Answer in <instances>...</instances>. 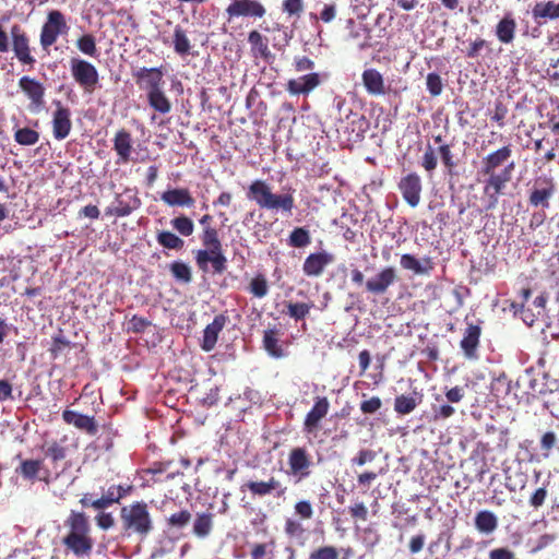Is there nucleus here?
Instances as JSON below:
<instances>
[{
  "instance_id": "obj_20",
  "label": "nucleus",
  "mask_w": 559,
  "mask_h": 559,
  "mask_svg": "<svg viewBox=\"0 0 559 559\" xmlns=\"http://www.w3.org/2000/svg\"><path fill=\"white\" fill-rule=\"evenodd\" d=\"M334 261V255L328 251L310 253L304 261L302 272L309 277L322 275L324 269Z\"/></svg>"
},
{
  "instance_id": "obj_35",
  "label": "nucleus",
  "mask_w": 559,
  "mask_h": 559,
  "mask_svg": "<svg viewBox=\"0 0 559 559\" xmlns=\"http://www.w3.org/2000/svg\"><path fill=\"white\" fill-rule=\"evenodd\" d=\"M535 21L559 20V3L554 1L536 2L532 9Z\"/></svg>"
},
{
  "instance_id": "obj_18",
  "label": "nucleus",
  "mask_w": 559,
  "mask_h": 559,
  "mask_svg": "<svg viewBox=\"0 0 559 559\" xmlns=\"http://www.w3.org/2000/svg\"><path fill=\"white\" fill-rule=\"evenodd\" d=\"M330 402L326 396H317L311 409L307 413L302 430L305 433L312 435L319 429L321 420L328 415Z\"/></svg>"
},
{
  "instance_id": "obj_47",
  "label": "nucleus",
  "mask_w": 559,
  "mask_h": 559,
  "mask_svg": "<svg viewBox=\"0 0 559 559\" xmlns=\"http://www.w3.org/2000/svg\"><path fill=\"white\" fill-rule=\"evenodd\" d=\"M420 166L429 174L433 173L438 167V152L431 145L427 144L421 156Z\"/></svg>"
},
{
  "instance_id": "obj_52",
  "label": "nucleus",
  "mask_w": 559,
  "mask_h": 559,
  "mask_svg": "<svg viewBox=\"0 0 559 559\" xmlns=\"http://www.w3.org/2000/svg\"><path fill=\"white\" fill-rule=\"evenodd\" d=\"M173 276L180 282L189 283L192 280L191 270L188 264L175 261L169 266Z\"/></svg>"
},
{
  "instance_id": "obj_38",
  "label": "nucleus",
  "mask_w": 559,
  "mask_h": 559,
  "mask_svg": "<svg viewBox=\"0 0 559 559\" xmlns=\"http://www.w3.org/2000/svg\"><path fill=\"white\" fill-rule=\"evenodd\" d=\"M173 44L175 52L179 56H187L190 53V39L187 36V32L180 25L175 26Z\"/></svg>"
},
{
  "instance_id": "obj_61",
  "label": "nucleus",
  "mask_w": 559,
  "mask_h": 559,
  "mask_svg": "<svg viewBox=\"0 0 559 559\" xmlns=\"http://www.w3.org/2000/svg\"><path fill=\"white\" fill-rule=\"evenodd\" d=\"M283 12L289 16H299L304 11V0H284L282 3Z\"/></svg>"
},
{
  "instance_id": "obj_25",
  "label": "nucleus",
  "mask_w": 559,
  "mask_h": 559,
  "mask_svg": "<svg viewBox=\"0 0 559 559\" xmlns=\"http://www.w3.org/2000/svg\"><path fill=\"white\" fill-rule=\"evenodd\" d=\"M62 419L66 424L73 425L75 428L86 432L90 436H95L98 431L97 424L93 416L80 414L71 409H64L62 412Z\"/></svg>"
},
{
  "instance_id": "obj_27",
  "label": "nucleus",
  "mask_w": 559,
  "mask_h": 559,
  "mask_svg": "<svg viewBox=\"0 0 559 559\" xmlns=\"http://www.w3.org/2000/svg\"><path fill=\"white\" fill-rule=\"evenodd\" d=\"M361 81L366 92L371 96H383L388 93L383 75L374 68L364 70Z\"/></svg>"
},
{
  "instance_id": "obj_44",
  "label": "nucleus",
  "mask_w": 559,
  "mask_h": 559,
  "mask_svg": "<svg viewBox=\"0 0 559 559\" xmlns=\"http://www.w3.org/2000/svg\"><path fill=\"white\" fill-rule=\"evenodd\" d=\"M14 140L20 145L31 146L39 141V133L27 127L20 128L14 132Z\"/></svg>"
},
{
  "instance_id": "obj_42",
  "label": "nucleus",
  "mask_w": 559,
  "mask_h": 559,
  "mask_svg": "<svg viewBox=\"0 0 559 559\" xmlns=\"http://www.w3.org/2000/svg\"><path fill=\"white\" fill-rule=\"evenodd\" d=\"M76 48L84 55L90 57H97L98 49L96 46V38L93 34H84L80 36L75 41Z\"/></svg>"
},
{
  "instance_id": "obj_51",
  "label": "nucleus",
  "mask_w": 559,
  "mask_h": 559,
  "mask_svg": "<svg viewBox=\"0 0 559 559\" xmlns=\"http://www.w3.org/2000/svg\"><path fill=\"white\" fill-rule=\"evenodd\" d=\"M350 126L352 132L355 133V140H359L362 139L368 131L369 121L361 114H353Z\"/></svg>"
},
{
  "instance_id": "obj_31",
  "label": "nucleus",
  "mask_w": 559,
  "mask_h": 559,
  "mask_svg": "<svg viewBox=\"0 0 559 559\" xmlns=\"http://www.w3.org/2000/svg\"><path fill=\"white\" fill-rule=\"evenodd\" d=\"M506 474V488L510 492L522 491L526 488L528 483V475L523 469L522 465L519 464L516 469L510 467L504 469Z\"/></svg>"
},
{
  "instance_id": "obj_21",
  "label": "nucleus",
  "mask_w": 559,
  "mask_h": 559,
  "mask_svg": "<svg viewBox=\"0 0 559 559\" xmlns=\"http://www.w3.org/2000/svg\"><path fill=\"white\" fill-rule=\"evenodd\" d=\"M228 321L227 316L224 313L214 317L212 323L207 324L203 330V336L200 343L201 348L204 352H211L215 348L218 335L225 328Z\"/></svg>"
},
{
  "instance_id": "obj_41",
  "label": "nucleus",
  "mask_w": 559,
  "mask_h": 559,
  "mask_svg": "<svg viewBox=\"0 0 559 559\" xmlns=\"http://www.w3.org/2000/svg\"><path fill=\"white\" fill-rule=\"evenodd\" d=\"M310 243L311 236L307 227H295L288 236V245L293 248H305Z\"/></svg>"
},
{
  "instance_id": "obj_15",
  "label": "nucleus",
  "mask_w": 559,
  "mask_h": 559,
  "mask_svg": "<svg viewBox=\"0 0 559 559\" xmlns=\"http://www.w3.org/2000/svg\"><path fill=\"white\" fill-rule=\"evenodd\" d=\"M397 281L396 270L393 266L382 267L376 275L365 283L367 293L381 296L388 293L389 288Z\"/></svg>"
},
{
  "instance_id": "obj_62",
  "label": "nucleus",
  "mask_w": 559,
  "mask_h": 559,
  "mask_svg": "<svg viewBox=\"0 0 559 559\" xmlns=\"http://www.w3.org/2000/svg\"><path fill=\"white\" fill-rule=\"evenodd\" d=\"M508 115V107L500 100L496 102L491 120L497 122L500 128L506 126V117Z\"/></svg>"
},
{
  "instance_id": "obj_11",
  "label": "nucleus",
  "mask_w": 559,
  "mask_h": 559,
  "mask_svg": "<svg viewBox=\"0 0 559 559\" xmlns=\"http://www.w3.org/2000/svg\"><path fill=\"white\" fill-rule=\"evenodd\" d=\"M241 490H248L253 498L272 496L281 499L285 498L288 489L281 480L271 476L267 480H248L241 486Z\"/></svg>"
},
{
  "instance_id": "obj_63",
  "label": "nucleus",
  "mask_w": 559,
  "mask_h": 559,
  "mask_svg": "<svg viewBox=\"0 0 559 559\" xmlns=\"http://www.w3.org/2000/svg\"><path fill=\"white\" fill-rule=\"evenodd\" d=\"M295 512L302 520H310L313 516V508L310 501L300 500L295 503Z\"/></svg>"
},
{
  "instance_id": "obj_50",
  "label": "nucleus",
  "mask_w": 559,
  "mask_h": 559,
  "mask_svg": "<svg viewBox=\"0 0 559 559\" xmlns=\"http://www.w3.org/2000/svg\"><path fill=\"white\" fill-rule=\"evenodd\" d=\"M174 229H176L181 236L189 237L194 231V224L192 219L186 215H180L171 219L170 222Z\"/></svg>"
},
{
  "instance_id": "obj_48",
  "label": "nucleus",
  "mask_w": 559,
  "mask_h": 559,
  "mask_svg": "<svg viewBox=\"0 0 559 559\" xmlns=\"http://www.w3.org/2000/svg\"><path fill=\"white\" fill-rule=\"evenodd\" d=\"M43 465L41 460H24L16 469L25 479H34L37 477Z\"/></svg>"
},
{
  "instance_id": "obj_30",
  "label": "nucleus",
  "mask_w": 559,
  "mask_h": 559,
  "mask_svg": "<svg viewBox=\"0 0 559 559\" xmlns=\"http://www.w3.org/2000/svg\"><path fill=\"white\" fill-rule=\"evenodd\" d=\"M516 26L512 13H506L496 25L495 34L498 40L506 45L511 44L515 38Z\"/></svg>"
},
{
  "instance_id": "obj_64",
  "label": "nucleus",
  "mask_w": 559,
  "mask_h": 559,
  "mask_svg": "<svg viewBox=\"0 0 559 559\" xmlns=\"http://www.w3.org/2000/svg\"><path fill=\"white\" fill-rule=\"evenodd\" d=\"M488 559H518L513 550L508 547L493 548L488 554Z\"/></svg>"
},
{
  "instance_id": "obj_16",
  "label": "nucleus",
  "mask_w": 559,
  "mask_h": 559,
  "mask_svg": "<svg viewBox=\"0 0 559 559\" xmlns=\"http://www.w3.org/2000/svg\"><path fill=\"white\" fill-rule=\"evenodd\" d=\"M135 83L146 95L152 91L163 88L165 85L163 68H140L132 73Z\"/></svg>"
},
{
  "instance_id": "obj_54",
  "label": "nucleus",
  "mask_w": 559,
  "mask_h": 559,
  "mask_svg": "<svg viewBox=\"0 0 559 559\" xmlns=\"http://www.w3.org/2000/svg\"><path fill=\"white\" fill-rule=\"evenodd\" d=\"M309 559H340V551L334 546L325 545L313 549Z\"/></svg>"
},
{
  "instance_id": "obj_36",
  "label": "nucleus",
  "mask_w": 559,
  "mask_h": 559,
  "mask_svg": "<svg viewBox=\"0 0 559 559\" xmlns=\"http://www.w3.org/2000/svg\"><path fill=\"white\" fill-rule=\"evenodd\" d=\"M72 347L73 344L71 343V341L64 335V332L61 329H59L51 336V343L48 348V352L52 359H57L61 355L67 354Z\"/></svg>"
},
{
  "instance_id": "obj_55",
  "label": "nucleus",
  "mask_w": 559,
  "mask_h": 559,
  "mask_svg": "<svg viewBox=\"0 0 559 559\" xmlns=\"http://www.w3.org/2000/svg\"><path fill=\"white\" fill-rule=\"evenodd\" d=\"M311 308H312V305H309V304L289 302L287 305V314L290 318L295 319L296 321L304 320L309 314Z\"/></svg>"
},
{
  "instance_id": "obj_5",
  "label": "nucleus",
  "mask_w": 559,
  "mask_h": 559,
  "mask_svg": "<svg viewBox=\"0 0 559 559\" xmlns=\"http://www.w3.org/2000/svg\"><path fill=\"white\" fill-rule=\"evenodd\" d=\"M70 26L67 16L60 10H49L40 27L39 44L44 50L55 45L60 36L69 34Z\"/></svg>"
},
{
  "instance_id": "obj_10",
  "label": "nucleus",
  "mask_w": 559,
  "mask_h": 559,
  "mask_svg": "<svg viewBox=\"0 0 559 559\" xmlns=\"http://www.w3.org/2000/svg\"><path fill=\"white\" fill-rule=\"evenodd\" d=\"M142 201L136 190L126 188L122 193H117L112 205L106 207V216L126 217L140 209Z\"/></svg>"
},
{
  "instance_id": "obj_8",
  "label": "nucleus",
  "mask_w": 559,
  "mask_h": 559,
  "mask_svg": "<svg viewBox=\"0 0 559 559\" xmlns=\"http://www.w3.org/2000/svg\"><path fill=\"white\" fill-rule=\"evenodd\" d=\"M10 36L16 60L22 66L28 67L29 70L34 69L37 61L32 53L31 38L26 31L21 25L13 24L10 29Z\"/></svg>"
},
{
  "instance_id": "obj_3",
  "label": "nucleus",
  "mask_w": 559,
  "mask_h": 559,
  "mask_svg": "<svg viewBox=\"0 0 559 559\" xmlns=\"http://www.w3.org/2000/svg\"><path fill=\"white\" fill-rule=\"evenodd\" d=\"M200 238L205 249L195 252V263L199 270L207 272L211 263L213 273H224L227 267V258L223 251L218 230L212 226H205Z\"/></svg>"
},
{
  "instance_id": "obj_53",
  "label": "nucleus",
  "mask_w": 559,
  "mask_h": 559,
  "mask_svg": "<svg viewBox=\"0 0 559 559\" xmlns=\"http://www.w3.org/2000/svg\"><path fill=\"white\" fill-rule=\"evenodd\" d=\"M548 485L549 481L544 484L543 486L536 488L528 498V506L535 510L542 508L548 497Z\"/></svg>"
},
{
  "instance_id": "obj_59",
  "label": "nucleus",
  "mask_w": 559,
  "mask_h": 559,
  "mask_svg": "<svg viewBox=\"0 0 559 559\" xmlns=\"http://www.w3.org/2000/svg\"><path fill=\"white\" fill-rule=\"evenodd\" d=\"M284 532L289 537H301L305 534V528L300 522L288 518L284 524Z\"/></svg>"
},
{
  "instance_id": "obj_37",
  "label": "nucleus",
  "mask_w": 559,
  "mask_h": 559,
  "mask_svg": "<svg viewBox=\"0 0 559 559\" xmlns=\"http://www.w3.org/2000/svg\"><path fill=\"white\" fill-rule=\"evenodd\" d=\"M147 103L156 112L166 115L171 110V103L167 97L164 87L152 91L146 95Z\"/></svg>"
},
{
  "instance_id": "obj_56",
  "label": "nucleus",
  "mask_w": 559,
  "mask_h": 559,
  "mask_svg": "<svg viewBox=\"0 0 559 559\" xmlns=\"http://www.w3.org/2000/svg\"><path fill=\"white\" fill-rule=\"evenodd\" d=\"M192 515L188 510H181L179 512L173 513L169 518H167V524L169 527L175 528H183L190 522Z\"/></svg>"
},
{
  "instance_id": "obj_14",
  "label": "nucleus",
  "mask_w": 559,
  "mask_h": 559,
  "mask_svg": "<svg viewBox=\"0 0 559 559\" xmlns=\"http://www.w3.org/2000/svg\"><path fill=\"white\" fill-rule=\"evenodd\" d=\"M19 87L29 99V109L32 111H38L43 108L46 88L41 82L35 78L24 75L19 80Z\"/></svg>"
},
{
  "instance_id": "obj_26",
  "label": "nucleus",
  "mask_w": 559,
  "mask_h": 559,
  "mask_svg": "<svg viewBox=\"0 0 559 559\" xmlns=\"http://www.w3.org/2000/svg\"><path fill=\"white\" fill-rule=\"evenodd\" d=\"M272 187L262 179L253 180L247 189L246 195L247 198L254 202L261 210H265L271 195H272Z\"/></svg>"
},
{
  "instance_id": "obj_45",
  "label": "nucleus",
  "mask_w": 559,
  "mask_h": 559,
  "mask_svg": "<svg viewBox=\"0 0 559 559\" xmlns=\"http://www.w3.org/2000/svg\"><path fill=\"white\" fill-rule=\"evenodd\" d=\"M438 155L441 158V162L449 175H452L457 164L454 160V154L451 150V145L449 143H443L437 148Z\"/></svg>"
},
{
  "instance_id": "obj_58",
  "label": "nucleus",
  "mask_w": 559,
  "mask_h": 559,
  "mask_svg": "<svg viewBox=\"0 0 559 559\" xmlns=\"http://www.w3.org/2000/svg\"><path fill=\"white\" fill-rule=\"evenodd\" d=\"M130 487L124 488L121 485H111L104 496L109 500L110 503H117L123 497H126L129 492Z\"/></svg>"
},
{
  "instance_id": "obj_33",
  "label": "nucleus",
  "mask_w": 559,
  "mask_h": 559,
  "mask_svg": "<svg viewBox=\"0 0 559 559\" xmlns=\"http://www.w3.org/2000/svg\"><path fill=\"white\" fill-rule=\"evenodd\" d=\"M498 524L497 515L489 510H481L474 518L475 528L484 535L492 534L498 528Z\"/></svg>"
},
{
  "instance_id": "obj_17",
  "label": "nucleus",
  "mask_w": 559,
  "mask_h": 559,
  "mask_svg": "<svg viewBox=\"0 0 559 559\" xmlns=\"http://www.w3.org/2000/svg\"><path fill=\"white\" fill-rule=\"evenodd\" d=\"M397 187L403 199L411 207H416L419 204L423 185L418 174L409 173L402 177Z\"/></svg>"
},
{
  "instance_id": "obj_23",
  "label": "nucleus",
  "mask_w": 559,
  "mask_h": 559,
  "mask_svg": "<svg viewBox=\"0 0 559 559\" xmlns=\"http://www.w3.org/2000/svg\"><path fill=\"white\" fill-rule=\"evenodd\" d=\"M481 329L477 324L468 323L463 333V338L460 342V347L464 353L465 358L475 360L478 358L477 348L479 346V338Z\"/></svg>"
},
{
  "instance_id": "obj_46",
  "label": "nucleus",
  "mask_w": 559,
  "mask_h": 559,
  "mask_svg": "<svg viewBox=\"0 0 559 559\" xmlns=\"http://www.w3.org/2000/svg\"><path fill=\"white\" fill-rule=\"evenodd\" d=\"M249 292L257 298H263L269 293V283L264 274H257L249 284Z\"/></svg>"
},
{
  "instance_id": "obj_43",
  "label": "nucleus",
  "mask_w": 559,
  "mask_h": 559,
  "mask_svg": "<svg viewBox=\"0 0 559 559\" xmlns=\"http://www.w3.org/2000/svg\"><path fill=\"white\" fill-rule=\"evenodd\" d=\"M418 403L415 396L397 395L394 400V411L400 415H407L416 408Z\"/></svg>"
},
{
  "instance_id": "obj_19",
  "label": "nucleus",
  "mask_w": 559,
  "mask_h": 559,
  "mask_svg": "<svg viewBox=\"0 0 559 559\" xmlns=\"http://www.w3.org/2000/svg\"><path fill=\"white\" fill-rule=\"evenodd\" d=\"M321 84V76L311 72L296 79H290L285 84V90L293 96L308 95Z\"/></svg>"
},
{
  "instance_id": "obj_34",
  "label": "nucleus",
  "mask_w": 559,
  "mask_h": 559,
  "mask_svg": "<svg viewBox=\"0 0 559 559\" xmlns=\"http://www.w3.org/2000/svg\"><path fill=\"white\" fill-rule=\"evenodd\" d=\"M248 41L251 46L253 57L269 60L272 57V52L269 48L267 38L264 37L258 31H251L248 35Z\"/></svg>"
},
{
  "instance_id": "obj_39",
  "label": "nucleus",
  "mask_w": 559,
  "mask_h": 559,
  "mask_svg": "<svg viewBox=\"0 0 559 559\" xmlns=\"http://www.w3.org/2000/svg\"><path fill=\"white\" fill-rule=\"evenodd\" d=\"M213 528V514L212 513H199L193 523V534L200 538H204L210 535Z\"/></svg>"
},
{
  "instance_id": "obj_12",
  "label": "nucleus",
  "mask_w": 559,
  "mask_h": 559,
  "mask_svg": "<svg viewBox=\"0 0 559 559\" xmlns=\"http://www.w3.org/2000/svg\"><path fill=\"white\" fill-rule=\"evenodd\" d=\"M228 21L239 17L262 19L266 9L259 0H230L225 10Z\"/></svg>"
},
{
  "instance_id": "obj_22",
  "label": "nucleus",
  "mask_w": 559,
  "mask_h": 559,
  "mask_svg": "<svg viewBox=\"0 0 559 559\" xmlns=\"http://www.w3.org/2000/svg\"><path fill=\"white\" fill-rule=\"evenodd\" d=\"M112 145L118 156L116 164H128L132 160L133 139L128 130H118L112 139Z\"/></svg>"
},
{
  "instance_id": "obj_60",
  "label": "nucleus",
  "mask_w": 559,
  "mask_h": 559,
  "mask_svg": "<svg viewBox=\"0 0 559 559\" xmlns=\"http://www.w3.org/2000/svg\"><path fill=\"white\" fill-rule=\"evenodd\" d=\"M557 442L558 438L554 431H547L542 436L540 450L544 452L545 457L549 455V452L556 447Z\"/></svg>"
},
{
  "instance_id": "obj_7",
  "label": "nucleus",
  "mask_w": 559,
  "mask_h": 559,
  "mask_svg": "<svg viewBox=\"0 0 559 559\" xmlns=\"http://www.w3.org/2000/svg\"><path fill=\"white\" fill-rule=\"evenodd\" d=\"M288 474L298 481L307 479L311 476L316 463L310 450L302 445L294 447L287 455Z\"/></svg>"
},
{
  "instance_id": "obj_28",
  "label": "nucleus",
  "mask_w": 559,
  "mask_h": 559,
  "mask_svg": "<svg viewBox=\"0 0 559 559\" xmlns=\"http://www.w3.org/2000/svg\"><path fill=\"white\" fill-rule=\"evenodd\" d=\"M160 200L168 206L192 207L194 198L187 188L169 189L162 193Z\"/></svg>"
},
{
  "instance_id": "obj_49",
  "label": "nucleus",
  "mask_w": 559,
  "mask_h": 559,
  "mask_svg": "<svg viewBox=\"0 0 559 559\" xmlns=\"http://www.w3.org/2000/svg\"><path fill=\"white\" fill-rule=\"evenodd\" d=\"M45 455L51 460L52 463H57L67 457V448L58 441H51L43 448Z\"/></svg>"
},
{
  "instance_id": "obj_40",
  "label": "nucleus",
  "mask_w": 559,
  "mask_h": 559,
  "mask_svg": "<svg viewBox=\"0 0 559 559\" xmlns=\"http://www.w3.org/2000/svg\"><path fill=\"white\" fill-rule=\"evenodd\" d=\"M157 242L165 249L181 250L185 241L176 234L169 230H160L156 235Z\"/></svg>"
},
{
  "instance_id": "obj_4",
  "label": "nucleus",
  "mask_w": 559,
  "mask_h": 559,
  "mask_svg": "<svg viewBox=\"0 0 559 559\" xmlns=\"http://www.w3.org/2000/svg\"><path fill=\"white\" fill-rule=\"evenodd\" d=\"M120 519L124 532L129 535L136 534L141 538H145L154 528L147 503L144 501H135L123 507L120 511Z\"/></svg>"
},
{
  "instance_id": "obj_29",
  "label": "nucleus",
  "mask_w": 559,
  "mask_h": 559,
  "mask_svg": "<svg viewBox=\"0 0 559 559\" xmlns=\"http://www.w3.org/2000/svg\"><path fill=\"white\" fill-rule=\"evenodd\" d=\"M282 332L276 328L264 330L262 345L264 350L273 358H283L286 353L281 344L280 336Z\"/></svg>"
},
{
  "instance_id": "obj_24",
  "label": "nucleus",
  "mask_w": 559,
  "mask_h": 559,
  "mask_svg": "<svg viewBox=\"0 0 559 559\" xmlns=\"http://www.w3.org/2000/svg\"><path fill=\"white\" fill-rule=\"evenodd\" d=\"M294 193L295 189L293 188L287 189L283 193L273 192L265 210L281 212L286 216H292L296 207Z\"/></svg>"
},
{
  "instance_id": "obj_9",
  "label": "nucleus",
  "mask_w": 559,
  "mask_h": 559,
  "mask_svg": "<svg viewBox=\"0 0 559 559\" xmlns=\"http://www.w3.org/2000/svg\"><path fill=\"white\" fill-rule=\"evenodd\" d=\"M70 70L74 81L86 92H93L98 82L99 74L96 67L87 60L72 58Z\"/></svg>"
},
{
  "instance_id": "obj_57",
  "label": "nucleus",
  "mask_w": 559,
  "mask_h": 559,
  "mask_svg": "<svg viewBox=\"0 0 559 559\" xmlns=\"http://www.w3.org/2000/svg\"><path fill=\"white\" fill-rule=\"evenodd\" d=\"M426 86L431 96H439L443 90V82L441 76L435 72L428 73L426 78Z\"/></svg>"
},
{
  "instance_id": "obj_1",
  "label": "nucleus",
  "mask_w": 559,
  "mask_h": 559,
  "mask_svg": "<svg viewBox=\"0 0 559 559\" xmlns=\"http://www.w3.org/2000/svg\"><path fill=\"white\" fill-rule=\"evenodd\" d=\"M512 155L511 145H504L485 156L479 173L487 176L484 193L488 197L487 210L497 206L500 194L503 193L508 182L511 181L515 163L509 160Z\"/></svg>"
},
{
  "instance_id": "obj_2",
  "label": "nucleus",
  "mask_w": 559,
  "mask_h": 559,
  "mask_svg": "<svg viewBox=\"0 0 559 559\" xmlns=\"http://www.w3.org/2000/svg\"><path fill=\"white\" fill-rule=\"evenodd\" d=\"M64 526L68 528V533L62 538V544L67 550L76 557L88 556L92 552L94 540L91 536V525L85 513L71 511L64 521Z\"/></svg>"
},
{
  "instance_id": "obj_13",
  "label": "nucleus",
  "mask_w": 559,
  "mask_h": 559,
  "mask_svg": "<svg viewBox=\"0 0 559 559\" xmlns=\"http://www.w3.org/2000/svg\"><path fill=\"white\" fill-rule=\"evenodd\" d=\"M55 110L51 115L52 135L57 141L67 139L72 130L71 110L61 100L52 102Z\"/></svg>"
},
{
  "instance_id": "obj_6",
  "label": "nucleus",
  "mask_w": 559,
  "mask_h": 559,
  "mask_svg": "<svg viewBox=\"0 0 559 559\" xmlns=\"http://www.w3.org/2000/svg\"><path fill=\"white\" fill-rule=\"evenodd\" d=\"M557 193V182L551 176L542 175L533 179L528 189L527 201L534 209L543 211L550 207L551 200Z\"/></svg>"
},
{
  "instance_id": "obj_32",
  "label": "nucleus",
  "mask_w": 559,
  "mask_h": 559,
  "mask_svg": "<svg viewBox=\"0 0 559 559\" xmlns=\"http://www.w3.org/2000/svg\"><path fill=\"white\" fill-rule=\"evenodd\" d=\"M400 264L402 269L412 271L414 274H428L433 269L432 260L428 257L420 262L413 254L404 253L401 255Z\"/></svg>"
}]
</instances>
